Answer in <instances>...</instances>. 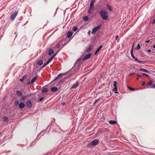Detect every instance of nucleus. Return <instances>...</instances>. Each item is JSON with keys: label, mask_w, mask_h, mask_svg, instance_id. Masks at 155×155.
Listing matches in <instances>:
<instances>
[{"label": "nucleus", "mask_w": 155, "mask_h": 155, "mask_svg": "<svg viewBox=\"0 0 155 155\" xmlns=\"http://www.w3.org/2000/svg\"><path fill=\"white\" fill-rule=\"evenodd\" d=\"M101 27V25H97V26H96L94 28L92 29V32H91L92 34H94L98 29L100 28Z\"/></svg>", "instance_id": "20e7f679"}, {"label": "nucleus", "mask_w": 155, "mask_h": 155, "mask_svg": "<svg viewBox=\"0 0 155 155\" xmlns=\"http://www.w3.org/2000/svg\"><path fill=\"white\" fill-rule=\"evenodd\" d=\"M43 63V61L41 60H38L37 61V64L40 66Z\"/></svg>", "instance_id": "a211bd4d"}, {"label": "nucleus", "mask_w": 155, "mask_h": 155, "mask_svg": "<svg viewBox=\"0 0 155 155\" xmlns=\"http://www.w3.org/2000/svg\"><path fill=\"white\" fill-rule=\"evenodd\" d=\"M55 119H54V118H53V119H52V121H55Z\"/></svg>", "instance_id": "680f3d73"}, {"label": "nucleus", "mask_w": 155, "mask_h": 155, "mask_svg": "<svg viewBox=\"0 0 155 155\" xmlns=\"http://www.w3.org/2000/svg\"><path fill=\"white\" fill-rule=\"evenodd\" d=\"M38 77V75H36L31 80V84L34 83L36 80L37 78Z\"/></svg>", "instance_id": "9d476101"}, {"label": "nucleus", "mask_w": 155, "mask_h": 155, "mask_svg": "<svg viewBox=\"0 0 155 155\" xmlns=\"http://www.w3.org/2000/svg\"><path fill=\"white\" fill-rule=\"evenodd\" d=\"M63 74L62 73H61V74H58V76L57 77H56L54 79L53 81H52V82H53L54 81H56V80H57V79H58V77L60 76H61V75Z\"/></svg>", "instance_id": "4be33fe9"}, {"label": "nucleus", "mask_w": 155, "mask_h": 155, "mask_svg": "<svg viewBox=\"0 0 155 155\" xmlns=\"http://www.w3.org/2000/svg\"><path fill=\"white\" fill-rule=\"evenodd\" d=\"M54 53V51L53 50L52 48H50L49 50L48 51V55H51Z\"/></svg>", "instance_id": "ddd939ff"}, {"label": "nucleus", "mask_w": 155, "mask_h": 155, "mask_svg": "<svg viewBox=\"0 0 155 155\" xmlns=\"http://www.w3.org/2000/svg\"><path fill=\"white\" fill-rule=\"evenodd\" d=\"M3 120L6 122H8V119L7 117L6 116H4L2 118Z\"/></svg>", "instance_id": "f3484780"}, {"label": "nucleus", "mask_w": 155, "mask_h": 155, "mask_svg": "<svg viewBox=\"0 0 155 155\" xmlns=\"http://www.w3.org/2000/svg\"><path fill=\"white\" fill-rule=\"evenodd\" d=\"M93 10V7H90L89 8L88 11V13L90 14H91L92 13V11Z\"/></svg>", "instance_id": "aec40b11"}, {"label": "nucleus", "mask_w": 155, "mask_h": 155, "mask_svg": "<svg viewBox=\"0 0 155 155\" xmlns=\"http://www.w3.org/2000/svg\"><path fill=\"white\" fill-rule=\"evenodd\" d=\"M25 104L22 102L18 104V107L20 109H22L25 107Z\"/></svg>", "instance_id": "6e6552de"}, {"label": "nucleus", "mask_w": 155, "mask_h": 155, "mask_svg": "<svg viewBox=\"0 0 155 155\" xmlns=\"http://www.w3.org/2000/svg\"><path fill=\"white\" fill-rule=\"evenodd\" d=\"M56 54H54L51 57L53 59V58L55 57Z\"/></svg>", "instance_id": "a19ab883"}, {"label": "nucleus", "mask_w": 155, "mask_h": 155, "mask_svg": "<svg viewBox=\"0 0 155 155\" xmlns=\"http://www.w3.org/2000/svg\"><path fill=\"white\" fill-rule=\"evenodd\" d=\"M97 100H99V99L98 98V99H96V100H95L94 102V105H95L96 104V103L97 102Z\"/></svg>", "instance_id": "79ce46f5"}, {"label": "nucleus", "mask_w": 155, "mask_h": 155, "mask_svg": "<svg viewBox=\"0 0 155 155\" xmlns=\"http://www.w3.org/2000/svg\"><path fill=\"white\" fill-rule=\"evenodd\" d=\"M65 104V103L64 102L63 103V105H64V104Z\"/></svg>", "instance_id": "69168bd1"}, {"label": "nucleus", "mask_w": 155, "mask_h": 155, "mask_svg": "<svg viewBox=\"0 0 155 155\" xmlns=\"http://www.w3.org/2000/svg\"><path fill=\"white\" fill-rule=\"evenodd\" d=\"M31 84V81H29V82H28V85L30 84Z\"/></svg>", "instance_id": "6e6d98bb"}, {"label": "nucleus", "mask_w": 155, "mask_h": 155, "mask_svg": "<svg viewBox=\"0 0 155 155\" xmlns=\"http://www.w3.org/2000/svg\"><path fill=\"white\" fill-rule=\"evenodd\" d=\"M142 75L145 76L147 77H149V76L147 74L144 73H142Z\"/></svg>", "instance_id": "4c0bfd02"}, {"label": "nucleus", "mask_w": 155, "mask_h": 155, "mask_svg": "<svg viewBox=\"0 0 155 155\" xmlns=\"http://www.w3.org/2000/svg\"><path fill=\"white\" fill-rule=\"evenodd\" d=\"M137 79L138 80L139 79V78H137Z\"/></svg>", "instance_id": "338daca9"}, {"label": "nucleus", "mask_w": 155, "mask_h": 155, "mask_svg": "<svg viewBox=\"0 0 155 155\" xmlns=\"http://www.w3.org/2000/svg\"><path fill=\"white\" fill-rule=\"evenodd\" d=\"M134 68H135V67H134Z\"/></svg>", "instance_id": "774afa93"}, {"label": "nucleus", "mask_w": 155, "mask_h": 155, "mask_svg": "<svg viewBox=\"0 0 155 155\" xmlns=\"http://www.w3.org/2000/svg\"><path fill=\"white\" fill-rule=\"evenodd\" d=\"M79 82L78 81H77L76 82V83L75 84H73L71 87V89H75L77 87H78L79 86Z\"/></svg>", "instance_id": "1a4fd4ad"}, {"label": "nucleus", "mask_w": 155, "mask_h": 155, "mask_svg": "<svg viewBox=\"0 0 155 155\" xmlns=\"http://www.w3.org/2000/svg\"><path fill=\"white\" fill-rule=\"evenodd\" d=\"M78 29V27L77 26H75L73 28V30L74 31H76Z\"/></svg>", "instance_id": "473e14b6"}, {"label": "nucleus", "mask_w": 155, "mask_h": 155, "mask_svg": "<svg viewBox=\"0 0 155 155\" xmlns=\"http://www.w3.org/2000/svg\"><path fill=\"white\" fill-rule=\"evenodd\" d=\"M91 53H89L87 54H86L83 58V60L84 61L89 58L91 55Z\"/></svg>", "instance_id": "0eeeda50"}, {"label": "nucleus", "mask_w": 155, "mask_h": 155, "mask_svg": "<svg viewBox=\"0 0 155 155\" xmlns=\"http://www.w3.org/2000/svg\"><path fill=\"white\" fill-rule=\"evenodd\" d=\"M96 0H92V1H93V2L94 3V2H95Z\"/></svg>", "instance_id": "052dcab7"}, {"label": "nucleus", "mask_w": 155, "mask_h": 155, "mask_svg": "<svg viewBox=\"0 0 155 155\" xmlns=\"http://www.w3.org/2000/svg\"><path fill=\"white\" fill-rule=\"evenodd\" d=\"M90 30H89V31L88 32V34L89 35H90Z\"/></svg>", "instance_id": "13d9d810"}, {"label": "nucleus", "mask_w": 155, "mask_h": 155, "mask_svg": "<svg viewBox=\"0 0 155 155\" xmlns=\"http://www.w3.org/2000/svg\"><path fill=\"white\" fill-rule=\"evenodd\" d=\"M150 42V40H147V41H145L146 43H149Z\"/></svg>", "instance_id": "3c124183"}, {"label": "nucleus", "mask_w": 155, "mask_h": 155, "mask_svg": "<svg viewBox=\"0 0 155 155\" xmlns=\"http://www.w3.org/2000/svg\"><path fill=\"white\" fill-rule=\"evenodd\" d=\"M147 51L148 52H150L151 51L150 49H149L147 50Z\"/></svg>", "instance_id": "5fc2aeb1"}, {"label": "nucleus", "mask_w": 155, "mask_h": 155, "mask_svg": "<svg viewBox=\"0 0 155 155\" xmlns=\"http://www.w3.org/2000/svg\"><path fill=\"white\" fill-rule=\"evenodd\" d=\"M155 23V19H154L153 20V22H152V23H153V24H154Z\"/></svg>", "instance_id": "864d4df0"}, {"label": "nucleus", "mask_w": 155, "mask_h": 155, "mask_svg": "<svg viewBox=\"0 0 155 155\" xmlns=\"http://www.w3.org/2000/svg\"><path fill=\"white\" fill-rule=\"evenodd\" d=\"M145 82H143V83L142 84V86H143V85H145Z\"/></svg>", "instance_id": "603ef678"}, {"label": "nucleus", "mask_w": 155, "mask_h": 155, "mask_svg": "<svg viewBox=\"0 0 155 155\" xmlns=\"http://www.w3.org/2000/svg\"><path fill=\"white\" fill-rule=\"evenodd\" d=\"M19 104V101L18 100H16L14 102V104L15 106H17V105H18Z\"/></svg>", "instance_id": "b1692460"}, {"label": "nucleus", "mask_w": 155, "mask_h": 155, "mask_svg": "<svg viewBox=\"0 0 155 155\" xmlns=\"http://www.w3.org/2000/svg\"><path fill=\"white\" fill-rule=\"evenodd\" d=\"M153 48H155V45H154L153 47Z\"/></svg>", "instance_id": "0e129e2a"}, {"label": "nucleus", "mask_w": 155, "mask_h": 155, "mask_svg": "<svg viewBox=\"0 0 155 155\" xmlns=\"http://www.w3.org/2000/svg\"><path fill=\"white\" fill-rule=\"evenodd\" d=\"M88 19V17L87 16H85L83 18V20L85 21H87Z\"/></svg>", "instance_id": "2f4dec72"}, {"label": "nucleus", "mask_w": 155, "mask_h": 155, "mask_svg": "<svg viewBox=\"0 0 155 155\" xmlns=\"http://www.w3.org/2000/svg\"><path fill=\"white\" fill-rule=\"evenodd\" d=\"M26 96H22L21 98V101H23L25 100L26 99Z\"/></svg>", "instance_id": "bb28decb"}, {"label": "nucleus", "mask_w": 155, "mask_h": 155, "mask_svg": "<svg viewBox=\"0 0 155 155\" xmlns=\"http://www.w3.org/2000/svg\"><path fill=\"white\" fill-rule=\"evenodd\" d=\"M118 38V35H117L116 37V39H115L116 40H117V38Z\"/></svg>", "instance_id": "4d7b16f0"}, {"label": "nucleus", "mask_w": 155, "mask_h": 155, "mask_svg": "<svg viewBox=\"0 0 155 155\" xmlns=\"http://www.w3.org/2000/svg\"><path fill=\"white\" fill-rule=\"evenodd\" d=\"M98 133H101V131H98Z\"/></svg>", "instance_id": "e2e57ef3"}, {"label": "nucleus", "mask_w": 155, "mask_h": 155, "mask_svg": "<svg viewBox=\"0 0 155 155\" xmlns=\"http://www.w3.org/2000/svg\"><path fill=\"white\" fill-rule=\"evenodd\" d=\"M109 123L111 124H114L117 123V122L115 120H110L109 122Z\"/></svg>", "instance_id": "2eb2a0df"}, {"label": "nucleus", "mask_w": 155, "mask_h": 155, "mask_svg": "<svg viewBox=\"0 0 155 155\" xmlns=\"http://www.w3.org/2000/svg\"><path fill=\"white\" fill-rule=\"evenodd\" d=\"M17 12L12 13L11 15L10 18L11 20H12V21H13L15 18L16 16H17Z\"/></svg>", "instance_id": "423d86ee"}, {"label": "nucleus", "mask_w": 155, "mask_h": 155, "mask_svg": "<svg viewBox=\"0 0 155 155\" xmlns=\"http://www.w3.org/2000/svg\"><path fill=\"white\" fill-rule=\"evenodd\" d=\"M142 74H141V75H140L139 74H138L137 76L138 77H140V78H141L142 77Z\"/></svg>", "instance_id": "a18cd8bd"}, {"label": "nucleus", "mask_w": 155, "mask_h": 155, "mask_svg": "<svg viewBox=\"0 0 155 155\" xmlns=\"http://www.w3.org/2000/svg\"><path fill=\"white\" fill-rule=\"evenodd\" d=\"M27 107L29 108H31L32 106V103L31 101H28L27 103Z\"/></svg>", "instance_id": "9b49d317"}, {"label": "nucleus", "mask_w": 155, "mask_h": 155, "mask_svg": "<svg viewBox=\"0 0 155 155\" xmlns=\"http://www.w3.org/2000/svg\"><path fill=\"white\" fill-rule=\"evenodd\" d=\"M131 54V56H132V57L133 58H135V56H134V55L133 54Z\"/></svg>", "instance_id": "09e8293b"}, {"label": "nucleus", "mask_w": 155, "mask_h": 155, "mask_svg": "<svg viewBox=\"0 0 155 155\" xmlns=\"http://www.w3.org/2000/svg\"><path fill=\"white\" fill-rule=\"evenodd\" d=\"M135 60V61H137L138 62V63H143L144 62L143 61H140L137 58H136L135 57V58H134Z\"/></svg>", "instance_id": "c85d7f7f"}, {"label": "nucleus", "mask_w": 155, "mask_h": 155, "mask_svg": "<svg viewBox=\"0 0 155 155\" xmlns=\"http://www.w3.org/2000/svg\"><path fill=\"white\" fill-rule=\"evenodd\" d=\"M139 70L141 71L145 72H147V73L150 72L149 71H148L147 69H145L141 68L139 69Z\"/></svg>", "instance_id": "412c9836"}, {"label": "nucleus", "mask_w": 155, "mask_h": 155, "mask_svg": "<svg viewBox=\"0 0 155 155\" xmlns=\"http://www.w3.org/2000/svg\"><path fill=\"white\" fill-rule=\"evenodd\" d=\"M117 87H114L113 89V91H114V93H117Z\"/></svg>", "instance_id": "a878e982"}, {"label": "nucleus", "mask_w": 155, "mask_h": 155, "mask_svg": "<svg viewBox=\"0 0 155 155\" xmlns=\"http://www.w3.org/2000/svg\"><path fill=\"white\" fill-rule=\"evenodd\" d=\"M127 87L131 91H133L135 90V89L134 88H132L131 87H130L128 86H127Z\"/></svg>", "instance_id": "7c9ffc66"}, {"label": "nucleus", "mask_w": 155, "mask_h": 155, "mask_svg": "<svg viewBox=\"0 0 155 155\" xmlns=\"http://www.w3.org/2000/svg\"><path fill=\"white\" fill-rule=\"evenodd\" d=\"M99 140L95 139L92 141L90 143L88 144V145H91L94 146L96 145L98 143Z\"/></svg>", "instance_id": "7ed1b4c3"}, {"label": "nucleus", "mask_w": 155, "mask_h": 155, "mask_svg": "<svg viewBox=\"0 0 155 155\" xmlns=\"http://www.w3.org/2000/svg\"><path fill=\"white\" fill-rule=\"evenodd\" d=\"M81 58H80L79 59L77 60L76 61L72 69H73L74 71H77L80 68V65L78 63L81 60Z\"/></svg>", "instance_id": "f03ea898"}, {"label": "nucleus", "mask_w": 155, "mask_h": 155, "mask_svg": "<svg viewBox=\"0 0 155 155\" xmlns=\"http://www.w3.org/2000/svg\"><path fill=\"white\" fill-rule=\"evenodd\" d=\"M47 65L45 64H44L41 67V68H42L45 67Z\"/></svg>", "instance_id": "37998d69"}, {"label": "nucleus", "mask_w": 155, "mask_h": 155, "mask_svg": "<svg viewBox=\"0 0 155 155\" xmlns=\"http://www.w3.org/2000/svg\"><path fill=\"white\" fill-rule=\"evenodd\" d=\"M52 60L53 59L51 57L50 58H49L48 59V61L49 62H50L52 61Z\"/></svg>", "instance_id": "58836bf2"}, {"label": "nucleus", "mask_w": 155, "mask_h": 155, "mask_svg": "<svg viewBox=\"0 0 155 155\" xmlns=\"http://www.w3.org/2000/svg\"><path fill=\"white\" fill-rule=\"evenodd\" d=\"M58 88L57 87H53L51 88V91L54 92L58 90Z\"/></svg>", "instance_id": "4468645a"}, {"label": "nucleus", "mask_w": 155, "mask_h": 155, "mask_svg": "<svg viewBox=\"0 0 155 155\" xmlns=\"http://www.w3.org/2000/svg\"><path fill=\"white\" fill-rule=\"evenodd\" d=\"M153 82L152 81H150L148 82L147 84L148 86H151Z\"/></svg>", "instance_id": "393cba45"}, {"label": "nucleus", "mask_w": 155, "mask_h": 155, "mask_svg": "<svg viewBox=\"0 0 155 155\" xmlns=\"http://www.w3.org/2000/svg\"><path fill=\"white\" fill-rule=\"evenodd\" d=\"M25 76H24L22 78V79H23L25 78Z\"/></svg>", "instance_id": "bf43d9fd"}, {"label": "nucleus", "mask_w": 155, "mask_h": 155, "mask_svg": "<svg viewBox=\"0 0 155 155\" xmlns=\"http://www.w3.org/2000/svg\"><path fill=\"white\" fill-rule=\"evenodd\" d=\"M43 98H44V97H41V98H39V101H41L43 99Z\"/></svg>", "instance_id": "c03bdc74"}, {"label": "nucleus", "mask_w": 155, "mask_h": 155, "mask_svg": "<svg viewBox=\"0 0 155 155\" xmlns=\"http://www.w3.org/2000/svg\"><path fill=\"white\" fill-rule=\"evenodd\" d=\"M117 82L116 81H114L113 86H114V87H117Z\"/></svg>", "instance_id": "c9c22d12"}, {"label": "nucleus", "mask_w": 155, "mask_h": 155, "mask_svg": "<svg viewBox=\"0 0 155 155\" xmlns=\"http://www.w3.org/2000/svg\"><path fill=\"white\" fill-rule=\"evenodd\" d=\"M23 80L24 79H23L21 78L20 79V81L21 82H23Z\"/></svg>", "instance_id": "8fccbe9b"}, {"label": "nucleus", "mask_w": 155, "mask_h": 155, "mask_svg": "<svg viewBox=\"0 0 155 155\" xmlns=\"http://www.w3.org/2000/svg\"><path fill=\"white\" fill-rule=\"evenodd\" d=\"M102 45H100L99 46V47L96 50V51H95V52H94V54H96L100 50V49L101 48H102Z\"/></svg>", "instance_id": "dca6fc26"}, {"label": "nucleus", "mask_w": 155, "mask_h": 155, "mask_svg": "<svg viewBox=\"0 0 155 155\" xmlns=\"http://www.w3.org/2000/svg\"><path fill=\"white\" fill-rule=\"evenodd\" d=\"M134 74V72L130 73L128 74V76H131V75Z\"/></svg>", "instance_id": "ea45409f"}, {"label": "nucleus", "mask_w": 155, "mask_h": 155, "mask_svg": "<svg viewBox=\"0 0 155 155\" xmlns=\"http://www.w3.org/2000/svg\"><path fill=\"white\" fill-rule=\"evenodd\" d=\"M100 14L102 18L104 20H107L108 19L107 12L104 10H101L100 11Z\"/></svg>", "instance_id": "f257e3e1"}, {"label": "nucleus", "mask_w": 155, "mask_h": 155, "mask_svg": "<svg viewBox=\"0 0 155 155\" xmlns=\"http://www.w3.org/2000/svg\"><path fill=\"white\" fill-rule=\"evenodd\" d=\"M133 46H134V45H133L132 48V49L130 51L131 54H133V49H134Z\"/></svg>", "instance_id": "e433bc0d"}, {"label": "nucleus", "mask_w": 155, "mask_h": 155, "mask_svg": "<svg viewBox=\"0 0 155 155\" xmlns=\"http://www.w3.org/2000/svg\"><path fill=\"white\" fill-rule=\"evenodd\" d=\"M16 94L18 96H19L22 94V93H21L19 91H16Z\"/></svg>", "instance_id": "cd10ccee"}, {"label": "nucleus", "mask_w": 155, "mask_h": 155, "mask_svg": "<svg viewBox=\"0 0 155 155\" xmlns=\"http://www.w3.org/2000/svg\"><path fill=\"white\" fill-rule=\"evenodd\" d=\"M151 88H155V84H153L152 87H151Z\"/></svg>", "instance_id": "49530a36"}, {"label": "nucleus", "mask_w": 155, "mask_h": 155, "mask_svg": "<svg viewBox=\"0 0 155 155\" xmlns=\"http://www.w3.org/2000/svg\"><path fill=\"white\" fill-rule=\"evenodd\" d=\"M107 6L108 9L110 11H112V9L111 8L110 6V5H107Z\"/></svg>", "instance_id": "72a5a7b5"}, {"label": "nucleus", "mask_w": 155, "mask_h": 155, "mask_svg": "<svg viewBox=\"0 0 155 155\" xmlns=\"http://www.w3.org/2000/svg\"><path fill=\"white\" fill-rule=\"evenodd\" d=\"M64 42V41L63 40H60L59 41L56 45L57 48H60L61 47V46H64V45L63 46V43Z\"/></svg>", "instance_id": "39448f33"}, {"label": "nucleus", "mask_w": 155, "mask_h": 155, "mask_svg": "<svg viewBox=\"0 0 155 155\" xmlns=\"http://www.w3.org/2000/svg\"><path fill=\"white\" fill-rule=\"evenodd\" d=\"M140 48V44H137V46L136 47L135 49L136 50H139Z\"/></svg>", "instance_id": "c756f323"}, {"label": "nucleus", "mask_w": 155, "mask_h": 155, "mask_svg": "<svg viewBox=\"0 0 155 155\" xmlns=\"http://www.w3.org/2000/svg\"><path fill=\"white\" fill-rule=\"evenodd\" d=\"M73 34L72 32L71 31H69L67 34V37L68 38H70L72 36Z\"/></svg>", "instance_id": "f8f14e48"}, {"label": "nucleus", "mask_w": 155, "mask_h": 155, "mask_svg": "<svg viewBox=\"0 0 155 155\" xmlns=\"http://www.w3.org/2000/svg\"><path fill=\"white\" fill-rule=\"evenodd\" d=\"M91 48H92L91 45H90L89 46L88 48L86 49V51H87L88 52V51H90V50H91Z\"/></svg>", "instance_id": "5701e85b"}, {"label": "nucleus", "mask_w": 155, "mask_h": 155, "mask_svg": "<svg viewBox=\"0 0 155 155\" xmlns=\"http://www.w3.org/2000/svg\"><path fill=\"white\" fill-rule=\"evenodd\" d=\"M48 91V89L46 88H43L42 91H41V92L42 93H46Z\"/></svg>", "instance_id": "6ab92c4d"}, {"label": "nucleus", "mask_w": 155, "mask_h": 155, "mask_svg": "<svg viewBox=\"0 0 155 155\" xmlns=\"http://www.w3.org/2000/svg\"><path fill=\"white\" fill-rule=\"evenodd\" d=\"M94 5V3L93 2V1H91L90 4V7H92V6H93Z\"/></svg>", "instance_id": "f704fd0d"}, {"label": "nucleus", "mask_w": 155, "mask_h": 155, "mask_svg": "<svg viewBox=\"0 0 155 155\" xmlns=\"http://www.w3.org/2000/svg\"><path fill=\"white\" fill-rule=\"evenodd\" d=\"M50 62H49L48 61H47L46 62V63H45V64L46 65H47Z\"/></svg>", "instance_id": "de8ad7c7"}]
</instances>
